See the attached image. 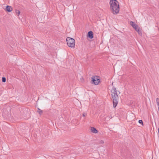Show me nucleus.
Listing matches in <instances>:
<instances>
[{
  "instance_id": "f257e3e1",
  "label": "nucleus",
  "mask_w": 159,
  "mask_h": 159,
  "mask_svg": "<svg viewBox=\"0 0 159 159\" xmlns=\"http://www.w3.org/2000/svg\"><path fill=\"white\" fill-rule=\"evenodd\" d=\"M109 3L111 11L113 14H118L120 10L119 2L116 0H110Z\"/></svg>"
},
{
  "instance_id": "f03ea898",
  "label": "nucleus",
  "mask_w": 159,
  "mask_h": 159,
  "mask_svg": "<svg viewBox=\"0 0 159 159\" xmlns=\"http://www.w3.org/2000/svg\"><path fill=\"white\" fill-rule=\"evenodd\" d=\"M111 96L113 99V105L114 108L116 107L118 102L119 98L117 94L116 88H113L111 90Z\"/></svg>"
},
{
  "instance_id": "7ed1b4c3",
  "label": "nucleus",
  "mask_w": 159,
  "mask_h": 159,
  "mask_svg": "<svg viewBox=\"0 0 159 159\" xmlns=\"http://www.w3.org/2000/svg\"><path fill=\"white\" fill-rule=\"evenodd\" d=\"M68 46L71 48H74L75 41L74 39L70 37H67L66 39Z\"/></svg>"
},
{
  "instance_id": "20e7f679",
  "label": "nucleus",
  "mask_w": 159,
  "mask_h": 159,
  "mask_svg": "<svg viewBox=\"0 0 159 159\" xmlns=\"http://www.w3.org/2000/svg\"><path fill=\"white\" fill-rule=\"evenodd\" d=\"M130 24L133 27L135 30L138 33L139 35H142V33L140 30L139 27L137 25L134 24V23L132 21L130 22Z\"/></svg>"
},
{
  "instance_id": "39448f33",
  "label": "nucleus",
  "mask_w": 159,
  "mask_h": 159,
  "mask_svg": "<svg viewBox=\"0 0 159 159\" xmlns=\"http://www.w3.org/2000/svg\"><path fill=\"white\" fill-rule=\"evenodd\" d=\"M97 76H94L92 78V83L95 85H97L100 82V79Z\"/></svg>"
},
{
  "instance_id": "423d86ee",
  "label": "nucleus",
  "mask_w": 159,
  "mask_h": 159,
  "mask_svg": "<svg viewBox=\"0 0 159 159\" xmlns=\"http://www.w3.org/2000/svg\"><path fill=\"white\" fill-rule=\"evenodd\" d=\"M90 131L91 132L94 134H96L98 133V131L97 129L94 127H91L90 128Z\"/></svg>"
},
{
  "instance_id": "0eeeda50",
  "label": "nucleus",
  "mask_w": 159,
  "mask_h": 159,
  "mask_svg": "<svg viewBox=\"0 0 159 159\" xmlns=\"http://www.w3.org/2000/svg\"><path fill=\"white\" fill-rule=\"evenodd\" d=\"M88 37L90 39H92L93 38V32L90 31L88 33Z\"/></svg>"
},
{
  "instance_id": "6e6552de",
  "label": "nucleus",
  "mask_w": 159,
  "mask_h": 159,
  "mask_svg": "<svg viewBox=\"0 0 159 159\" xmlns=\"http://www.w3.org/2000/svg\"><path fill=\"white\" fill-rule=\"evenodd\" d=\"M6 11L8 12H11L12 10V8L11 6H7L6 8Z\"/></svg>"
},
{
  "instance_id": "1a4fd4ad",
  "label": "nucleus",
  "mask_w": 159,
  "mask_h": 159,
  "mask_svg": "<svg viewBox=\"0 0 159 159\" xmlns=\"http://www.w3.org/2000/svg\"><path fill=\"white\" fill-rule=\"evenodd\" d=\"M37 111L39 113V114L40 115H42L43 113V110H41L39 108H38V111Z\"/></svg>"
},
{
  "instance_id": "9d476101",
  "label": "nucleus",
  "mask_w": 159,
  "mask_h": 159,
  "mask_svg": "<svg viewBox=\"0 0 159 159\" xmlns=\"http://www.w3.org/2000/svg\"><path fill=\"white\" fill-rule=\"evenodd\" d=\"M16 13L17 14L18 16H19L20 14V11L18 10H16Z\"/></svg>"
},
{
  "instance_id": "9b49d317",
  "label": "nucleus",
  "mask_w": 159,
  "mask_h": 159,
  "mask_svg": "<svg viewBox=\"0 0 159 159\" xmlns=\"http://www.w3.org/2000/svg\"><path fill=\"white\" fill-rule=\"evenodd\" d=\"M2 81L3 82H5L6 81V79L5 77H2Z\"/></svg>"
},
{
  "instance_id": "f8f14e48",
  "label": "nucleus",
  "mask_w": 159,
  "mask_h": 159,
  "mask_svg": "<svg viewBox=\"0 0 159 159\" xmlns=\"http://www.w3.org/2000/svg\"><path fill=\"white\" fill-rule=\"evenodd\" d=\"M139 123L142 124L143 125V121L141 120H139Z\"/></svg>"
},
{
  "instance_id": "ddd939ff",
  "label": "nucleus",
  "mask_w": 159,
  "mask_h": 159,
  "mask_svg": "<svg viewBox=\"0 0 159 159\" xmlns=\"http://www.w3.org/2000/svg\"><path fill=\"white\" fill-rule=\"evenodd\" d=\"M82 115L83 116L85 117L87 115V113L85 112L83 113Z\"/></svg>"
},
{
  "instance_id": "4468645a",
  "label": "nucleus",
  "mask_w": 159,
  "mask_h": 159,
  "mask_svg": "<svg viewBox=\"0 0 159 159\" xmlns=\"http://www.w3.org/2000/svg\"><path fill=\"white\" fill-rule=\"evenodd\" d=\"M104 143V142L103 140H101V143Z\"/></svg>"
},
{
  "instance_id": "2eb2a0df",
  "label": "nucleus",
  "mask_w": 159,
  "mask_h": 159,
  "mask_svg": "<svg viewBox=\"0 0 159 159\" xmlns=\"http://www.w3.org/2000/svg\"><path fill=\"white\" fill-rule=\"evenodd\" d=\"M158 133H159V128L158 129Z\"/></svg>"
},
{
  "instance_id": "dca6fc26",
  "label": "nucleus",
  "mask_w": 159,
  "mask_h": 159,
  "mask_svg": "<svg viewBox=\"0 0 159 159\" xmlns=\"http://www.w3.org/2000/svg\"><path fill=\"white\" fill-rule=\"evenodd\" d=\"M109 118H110V119H111V118H112V117L111 116H110V117H109Z\"/></svg>"
}]
</instances>
